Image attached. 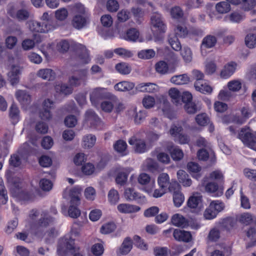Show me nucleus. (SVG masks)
Returning <instances> with one entry per match:
<instances>
[{
    "label": "nucleus",
    "mask_w": 256,
    "mask_h": 256,
    "mask_svg": "<svg viewBox=\"0 0 256 256\" xmlns=\"http://www.w3.org/2000/svg\"><path fill=\"white\" fill-rule=\"evenodd\" d=\"M55 108L54 102L50 98L45 99L42 102V108L39 111V116L42 120H50L52 118L51 110Z\"/></svg>",
    "instance_id": "nucleus-3"
},
{
    "label": "nucleus",
    "mask_w": 256,
    "mask_h": 256,
    "mask_svg": "<svg viewBox=\"0 0 256 256\" xmlns=\"http://www.w3.org/2000/svg\"><path fill=\"white\" fill-rule=\"evenodd\" d=\"M82 191V188L78 186H75L70 190V196L71 198L70 202L72 204H76V205H78L80 202V196Z\"/></svg>",
    "instance_id": "nucleus-25"
},
{
    "label": "nucleus",
    "mask_w": 256,
    "mask_h": 256,
    "mask_svg": "<svg viewBox=\"0 0 256 256\" xmlns=\"http://www.w3.org/2000/svg\"><path fill=\"white\" fill-rule=\"evenodd\" d=\"M227 86L230 91L238 92L242 88V82L240 80H232L228 83Z\"/></svg>",
    "instance_id": "nucleus-53"
},
{
    "label": "nucleus",
    "mask_w": 256,
    "mask_h": 256,
    "mask_svg": "<svg viewBox=\"0 0 256 256\" xmlns=\"http://www.w3.org/2000/svg\"><path fill=\"white\" fill-rule=\"evenodd\" d=\"M156 71L162 74H166L168 70V66L166 62L164 61H160L155 65Z\"/></svg>",
    "instance_id": "nucleus-48"
},
{
    "label": "nucleus",
    "mask_w": 256,
    "mask_h": 256,
    "mask_svg": "<svg viewBox=\"0 0 256 256\" xmlns=\"http://www.w3.org/2000/svg\"><path fill=\"white\" fill-rule=\"evenodd\" d=\"M151 187L145 188L144 190L150 194L155 198H158L162 196L166 192V190L164 188H160L159 189L154 190V192H152V188L154 186V181L153 180L152 181L150 184Z\"/></svg>",
    "instance_id": "nucleus-26"
},
{
    "label": "nucleus",
    "mask_w": 256,
    "mask_h": 256,
    "mask_svg": "<svg viewBox=\"0 0 256 256\" xmlns=\"http://www.w3.org/2000/svg\"><path fill=\"white\" fill-rule=\"evenodd\" d=\"M142 104L144 108H150L153 107L155 104V100L154 97L148 96L144 98Z\"/></svg>",
    "instance_id": "nucleus-63"
},
{
    "label": "nucleus",
    "mask_w": 256,
    "mask_h": 256,
    "mask_svg": "<svg viewBox=\"0 0 256 256\" xmlns=\"http://www.w3.org/2000/svg\"><path fill=\"white\" fill-rule=\"evenodd\" d=\"M216 11L220 14H225L230 12V4L226 0L222 1L217 3L215 6Z\"/></svg>",
    "instance_id": "nucleus-28"
},
{
    "label": "nucleus",
    "mask_w": 256,
    "mask_h": 256,
    "mask_svg": "<svg viewBox=\"0 0 256 256\" xmlns=\"http://www.w3.org/2000/svg\"><path fill=\"white\" fill-rule=\"evenodd\" d=\"M58 234V232L54 228H50L44 234L46 242V243L51 242L57 236Z\"/></svg>",
    "instance_id": "nucleus-40"
},
{
    "label": "nucleus",
    "mask_w": 256,
    "mask_h": 256,
    "mask_svg": "<svg viewBox=\"0 0 256 256\" xmlns=\"http://www.w3.org/2000/svg\"><path fill=\"white\" fill-rule=\"evenodd\" d=\"M118 210L124 214L132 213L140 210V208L138 206L130 204H121L118 206Z\"/></svg>",
    "instance_id": "nucleus-19"
},
{
    "label": "nucleus",
    "mask_w": 256,
    "mask_h": 256,
    "mask_svg": "<svg viewBox=\"0 0 256 256\" xmlns=\"http://www.w3.org/2000/svg\"><path fill=\"white\" fill-rule=\"evenodd\" d=\"M241 113L244 118H238V120H236V118L234 119V121L240 124H243L246 119L249 118L252 116L251 110L246 107H244L242 108Z\"/></svg>",
    "instance_id": "nucleus-44"
},
{
    "label": "nucleus",
    "mask_w": 256,
    "mask_h": 256,
    "mask_svg": "<svg viewBox=\"0 0 256 256\" xmlns=\"http://www.w3.org/2000/svg\"><path fill=\"white\" fill-rule=\"evenodd\" d=\"M8 201L7 190L4 185V182L2 178H0V202L4 204Z\"/></svg>",
    "instance_id": "nucleus-38"
},
{
    "label": "nucleus",
    "mask_w": 256,
    "mask_h": 256,
    "mask_svg": "<svg viewBox=\"0 0 256 256\" xmlns=\"http://www.w3.org/2000/svg\"><path fill=\"white\" fill-rule=\"evenodd\" d=\"M114 52L124 58H131L133 56V54L132 52L123 48H116L114 50Z\"/></svg>",
    "instance_id": "nucleus-61"
},
{
    "label": "nucleus",
    "mask_w": 256,
    "mask_h": 256,
    "mask_svg": "<svg viewBox=\"0 0 256 256\" xmlns=\"http://www.w3.org/2000/svg\"><path fill=\"white\" fill-rule=\"evenodd\" d=\"M177 176L179 182L184 186H190L192 184V180L185 171L179 170L177 172Z\"/></svg>",
    "instance_id": "nucleus-23"
},
{
    "label": "nucleus",
    "mask_w": 256,
    "mask_h": 256,
    "mask_svg": "<svg viewBox=\"0 0 256 256\" xmlns=\"http://www.w3.org/2000/svg\"><path fill=\"white\" fill-rule=\"evenodd\" d=\"M19 110L14 104H12L10 108L9 115L10 118L14 122H17L19 118Z\"/></svg>",
    "instance_id": "nucleus-52"
},
{
    "label": "nucleus",
    "mask_w": 256,
    "mask_h": 256,
    "mask_svg": "<svg viewBox=\"0 0 256 256\" xmlns=\"http://www.w3.org/2000/svg\"><path fill=\"white\" fill-rule=\"evenodd\" d=\"M238 138L244 145L256 151V132L252 133L249 128H242L238 134Z\"/></svg>",
    "instance_id": "nucleus-2"
},
{
    "label": "nucleus",
    "mask_w": 256,
    "mask_h": 256,
    "mask_svg": "<svg viewBox=\"0 0 256 256\" xmlns=\"http://www.w3.org/2000/svg\"><path fill=\"white\" fill-rule=\"evenodd\" d=\"M230 20L232 22L240 23L244 18V16L238 12H234L228 16Z\"/></svg>",
    "instance_id": "nucleus-49"
},
{
    "label": "nucleus",
    "mask_w": 256,
    "mask_h": 256,
    "mask_svg": "<svg viewBox=\"0 0 256 256\" xmlns=\"http://www.w3.org/2000/svg\"><path fill=\"white\" fill-rule=\"evenodd\" d=\"M77 206L76 204H72L70 202V205L68 210V215L69 216L74 218H76L80 216V211L77 208Z\"/></svg>",
    "instance_id": "nucleus-45"
},
{
    "label": "nucleus",
    "mask_w": 256,
    "mask_h": 256,
    "mask_svg": "<svg viewBox=\"0 0 256 256\" xmlns=\"http://www.w3.org/2000/svg\"><path fill=\"white\" fill-rule=\"evenodd\" d=\"M116 69L122 74H129L131 72V68L129 65L125 62L118 64L116 66Z\"/></svg>",
    "instance_id": "nucleus-41"
},
{
    "label": "nucleus",
    "mask_w": 256,
    "mask_h": 256,
    "mask_svg": "<svg viewBox=\"0 0 256 256\" xmlns=\"http://www.w3.org/2000/svg\"><path fill=\"white\" fill-rule=\"evenodd\" d=\"M38 76L44 80H53L56 76L54 72L50 68L41 69L38 72Z\"/></svg>",
    "instance_id": "nucleus-27"
},
{
    "label": "nucleus",
    "mask_w": 256,
    "mask_h": 256,
    "mask_svg": "<svg viewBox=\"0 0 256 256\" xmlns=\"http://www.w3.org/2000/svg\"><path fill=\"white\" fill-rule=\"evenodd\" d=\"M134 86V84L132 82L122 81L115 84L114 88L119 92H127L133 89Z\"/></svg>",
    "instance_id": "nucleus-22"
},
{
    "label": "nucleus",
    "mask_w": 256,
    "mask_h": 256,
    "mask_svg": "<svg viewBox=\"0 0 256 256\" xmlns=\"http://www.w3.org/2000/svg\"><path fill=\"white\" fill-rule=\"evenodd\" d=\"M181 55L186 62H190L192 60V52L190 49L188 47H184L182 50Z\"/></svg>",
    "instance_id": "nucleus-60"
},
{
    "label": "nucleus",
    "mask_w": 256,
    "mask_h": 256,
    "mask_svg": "<svg viewBox=\"0 0 256 256\" xmlns=\"http://www.w3.org/2000/svg\"><path fill=\"white\" fill-rule=\"evenodd\" d=\"M76 59L80 64H87L90 62V58L88 50L85 46L81 44L76 45Z\"/></svg>",
    "instance_id": "nucleus-6"
},
{
    "label": "nucleus",
    "mask_w": 256,
    "mask_h": 256,
    "mask_svg": "<svg viewBox=\"0 0 256 256\" xmlns=\"http://www.w3.org/2000/svg\"><path fill=\"white\" fill-rule=\"evenodd\" d=\"M108 201L111 204H116L119 200L120 197L118 192L112 188L111 189L108 195Z\"/></svg>",
    "instance_id": "nucleus-39"
},
{
    "label": "nucleus",
    "mask_w": 256,
    "mask_h": 256,
    "mask_svg": "<svg viewBox=\"0 0 256 256\" xmlns=\"http://www.w3.org/2000/svg\"><path fill=\"white\" fill-rule=\"evenodd\" d=\"M54 222V219L51 216L44 214V216L42 217L38 220V225L40 227H46L48 225L52 224Z\"/></svg>",
    "instance_id": "nucleus-42"
},
{
    "label": "nucleus",
    "mask_w": 256,
    "mask_h": 256,
    "mask_svg": "<svg viewBox=\"0 0 256 256\" xmlns=\"http://www.w3.org/2000/svg\"><path fill=\"white\" fill-rule=\"evenodd\" d=\"M217 39L216 37L212 35H207L205 36L202 42L201 49L210 48H213L216 44Z\"/></svg>",
    "instance_id": "nucleus-21"
},
{
    "label": "nucleus",
    "mask_w": 256,
    "mask_h": 256,
    "mask_svg": "<svg viewBox=\"0 0 256 256\" xmlns=\"http://www.w3.org/2000/svg\"><path fill=\"white\" fill-rule=\"evenodd\" d=\"M184 194L180 191L176 193L173 194V201L174 206L176 207H180L184 202Z\"/></svg>",
    "instance_id": "nucleus-54"
},
{
    "label": "nucleus",
    "mask_w": 256,
    "mask_h": 256,
    "mask_svg": "<svg viewBox=\"0 0 256 256\" xmlns=\"http://www.w3.org/2000/svg\"><path fill=\"white\" fill-rule=\"evenodd\" d=\"M239 221L242 224L248 225L250 224L252 221V216L250 213L244 212L240 216Z\"/></svg>",
    "instance_id": "nucleus-59"
},
{
    "label": "nucleus",
    "mask_w": 256,
    "mask_h": 256,
    "mask_svg": "<svg viewBox=\"0 0 256 256\" xmlns=\"http://www.w3.org/2000/svg\"><path fill=\"white\" fill-rule=\"evenodd\" d=\"M155 52L152 49L142 50L138 53V57L142 59H150L155 56Z\"/></svg>",
    "instance_id": "nucleus-46"
},
{
    "label": "nucleus",
    "mask_w": 256,
    "mask_h": 256,
    "mask_svg": "<svg viewBox=\"0 0 256 256\" xmlns=\"http://www.w3.org/2000/svg\"><path fill=\"white\" fill-rule=\"evenodd\" d=\"M116 228V226L114 222H108L102 226L100 232L102 234H106L113 232Z\"/></svg>",
    "instance_id": "nucleus-51"
},
{
    "label": "nucleus",
    "mask_w": 256,
    "mask_h": 256,
    "mask_svg": "<svg viewBox=\"0 0 256 256\" xmlns=\"http://www.w3.org/2000/svg\"><path fill=\"white\" fill-rule=\"evenodd\" d=\"M130 145H135L134 150L136 152L143 153L146 150V142L144 140H138L135 136H132L128 140Z\"/></svg>",
    "instance_id": "nucleus-15"
},
{
    "label": "nucleus",
    "mask_w": 256,
    "mask_h": 256,
    "mask_svg": "<svg viewBox=\"0 0 256 256\" xmlns=\"http://www.w3.org/2000/svg\"><path fill=\"white\" fill-rule=\"evenodd\" d=\"M184 108L186 111L189 114H194L200 110V108L198 105L192 102L185 104Z\"/></svg>",
    "instance_id": "nucleus-50"
},
{
    "label": "nucleus",
    "mask_w": 256,
    "mask_h": 256,
    "mask_svg": "<svg viewBox=\"0 0 256 256\" xmlns=\"http://www.w3.org/2000/svg\"><path fill=\"white\" fill-rule=\"evenodd\" d=\"M124 197L128 200H135L138 204H144L146 202V198L136 192L133 188H128L124 191Z\"/></svg>",
    "instance_id": "nucleus-8"
},
{
    "label": "nucleus",
    "mask_w": 256,
    "mask_h": 256,
    "mask_svg": "<svg viewBox=\"0 0 256 256\" xmlns=\"http://www.w3.org/2000/svg\"><path fill=\"white\" fill-rule=\"evenodd\" d=\"M245 44L248 48H254L256 46V35L253 34H248L245 38Z\"/></svg>",
    "instance_id": "nucleus-47"
},
{
    "label": "nucleus",
    "mask_w": 256,
    "mask_h": 256,
    "mask_svg": "<svg viewBox=\"0 0 256 256\" xmlns=\"http://www.w3.org/2000/svg\"><path fill=\"white\" fill-rule=\"evenodd\" d=\"M119 4L116 0H108L106 3V8L110 12H116L119 8Z\"/></svg>",
    "instance_id": "nucleus-56"
},
{
    "label": "nucleus",
    "mask_w": 256,
    "mask_h": 256,
    "mask_svg": "<svg viewBox=\"0 0 256 256\" xmlns=\"http://www.w3.org/2000/svg\"><path fill=\"white\" fill-rule=\"evenodd\" d=\"M242 8L245 11L249 10L252 9L256 5L255 0H242Z\"/></svg>",
    "instance_id": "nucleus-57"
},
{
    "label": "nucleus",
    "mask_w": 256,
    "mask_h": 256,
    "mask_svg": "<svg viewBox=\"0 0 256 256\" xmlns=\"http://www.w3.org/2000/svg\"><path fill=\"white\" fill-rule=\"evenodd\" d=\"M132 248V242L130 238H126L120 248V252L122 254H126Z\"/></svg>",
    "instance_id": "nucleus-35"
},
{
    "label": "nucleus",
    "mask_w": 256,
    "mask_h": 256,
    "mask_svg": "<svg viewBox=\"0 0 256 256\" xmlns=\"http://www.w3.org/2000/svg\"><path fill=\"white\" fill-rule=\"evenodd\" d=\"M236 66V64L233 62L226 64L220 72V77L222 78H228L230 77L234 72Z\"/></svg>",
    "instance_id": "nucleus-13"
},
{
    "label": "nucleus",
    "mask_w": 256,
    "mask_h": 256,
    "mask_svg": "<svg viewBox=\"0 0 256 256\" xmlns=\"http://www.w3.org/2000/svg\"><path fill=\"white\" fill-rule=\"evenodd\" d=\"M96 142V137L92 134H87L82 138L83 146L84 148H92Z\"/></svg>",
    "instance_id": "nucleus-34"
},
{
    "label": "nucleus",
    "mask_w": 256,
    "mask_h": 256,
    "mask_svg": "<svg viewBox=\"0 0 256 256\" xmlns=\"http://www.w3.org/2000/svg\"><path fill=\"white\" fill-rule=\"evenodd\" d=\"M10 191L12 196L20 200H28L30 198V194L22 188V184L16 180L12 182Z\"/></svg>",
    "instance_id": "nucleus-4"
},
{
    "label": "nucleus",
    "mask_w": 256,
    "mask_h": 256,
    "mask_svg": "<svg viewBox=\"0 0 256 256\" xmlns=\"http://www.w3.org/2000/svg\"><path fill=\"white\" fill-rule=\"evenodd\" d=\"M197 124L202 126H204L209 122V118L206 114H199L196 117Z\"/></svg>",
    "instance_id": "nucleus-58"
},
{
    "label": "nucleus",
    "mask_w": 256,
    "mask_h": 256,
    "mask_svg": "<svg viewBox=\"0 0 256 256\" xmlns=\"http://www.w3.org/2000/svg\"><path fill=\"white\" fill-rule=\"evenodd\" d=\"M127 144L126 142L122 140H118L114 145V149L118 152L122 154V156L126 154V150Z\"/></svg>",
    "instance_id": "nucleus-36"
},
{
    "label": "nucleus",
    "mask_w": 256,
    "mask_h": 256,
    "mask_svg": "<svg viewBox=\"0 0 256 256\" xmlns=\"http://www.w3.org/2000/svg\"><path fill=\"white\" fill-rule=\"evenodd\" d=\"M172 224L178 227L186 228L188 226V222L182 215L176 214L172 216L171 218Z\"/></svg>",
    "instance_id": "nucleus-17"
},
{
    "label": "nucleus",
    "mask_w": 256,
    "mask_h": 256,
    "mask_svg": "<svg viewBox=\"0 0 256 256\" xmlns=\"http://www.w3.org/2000/svg\"><path fill=\"white\" fill-rule=\"evenodd\" d=\"M170 82L177 85L184 84L190 82V78L186 74L177 75L172 76Z\"/></svg>",
    "instance_id": "nucleus-30"
},
{
    "label": "nucleus",
    "mask_w": 256,
    "mask_h": 256,
    "mask_svg": "<svg viewBox=\"0 0 256 256\" xmlns=\"http://www.w3.org/2000/svg\"><path fill=\"white\" fill-rule=\"evenodd\" d=\"M110 94L107 92L106 89L102 88H95L90 95V100L93 105L96 106L98 100L100 99L108 98Z\"/></svg>",
    "instance_id": "nucleus-9"
},
{
    "label": "nucleus",
    "mask_w": 256,
    "mask_h": 256,
    "mask_svg": "<svg viewBox=\"0 0 256 256\" xmlns=\"http://www.w3.org/2000/svg\"><path fill=\"white\" fill-rule=\"evenodd\" d=\"M128 112L130 114L132 115L134 122L136 124L142 123L147 116V113L145 110H140L137 112L136 109L134 108L130 110Z\"/></svg>",
    "instance_id": "nucleus-18"
},
{
    "label": "nucleus",
    "mask_w": 256,
    "mask_h": 256,
    "mask_svg": "<svg viewBox=\"0 0 256 256\" xmlns=\"http://www.w3.org/2000/svg\"><path fill=\"white\" fill-rule=\"evenodd\" d=\"M41 21L46 24V25H50V28L51 30H54L56 28L57 26L56 22L52 19L47 12H45L43 14L42 16L40 18Z\"/></svg>",
    "instance_id": "nucleus-32"
},
{
    "label": "nucleus",
    "mask_w": 256,
    "mask_h": 256,
    "mask_svg": "<svg viewBox=\"0 0 256 256\" xmlns=\"http://www.w3.org/2000/svg\"><path fill=\"white\" fill-rule=\"evenodd\" d=\"M168 41L172 48L175 50L178 51L182 49V46L178 39V38L172 36H170Z\"/></svg>",
    "instance_id": "nucleus-55"
},
{
    "label": "nucleus",
    "mask_w": 256,
    "mask_h": 256,
    "mask_svg": "<svg viewBox=\"0 0 256 256\" xmlns=\"http://www.w3.org/2000/svg\"><path fill=\"white\" fill-rule=\"evenodd\" d=\"M22 68L18 65H12L8 73V80L10 84L14 86L18 83L20 75L21 74Z\"/></svg>",
    "instance_id": "nucleus-11"
},
{
    "label": "nucleus",
    "mask_w": 256,
    "mask_h": 256,
    "mask_svg": "<svg viewBox=\"0 0 256 256\" xmlns=\"http://www.w3.org/2000/svg\"><path fill=\"white\" fill-rule=\"evenodd\" d=\"M150 23L152 28H155L156 30L159 32H166V26L160 14L158 12L153 14L151 16Z\"/></svg>",
    "instance_id": "nucleus-7"
},
{
    "label": "nucleus",
    "mask_w": 256,
    "mask_h": 256,
    "mask_svg": "<svg viewBox=\"0 0 256 256\" xmlns=\"http://www.w3.org/2000/svg\"><path fill=\"white\" fill-rule=\"evenodd\" d=\"M88 21V18L85 14H76L72 21V26L78 30L84 27Z\"/></svg>",
    "instance_id": "nucleus-14"
},
{
    "label": "nucleus",
    "mask_w": 256,
    "mask_h": 256,
    "mask_svg": "<svg viewBox=\"0 0 256 256\" xmlns=\"http://www.w3.org/2000/svg\"><path fill=\"white\" fill-rule=\"evenodd\" d=\"M139 32L134 28L129 29L124 37L125 39L132 42H136L139 36Z\"/></svg>",
    "instance_id": "nucleus-37"
},
{
    "label": "nucleus",
    "mask_w": 256,
    "mask_h": 256,
    "mask_svg": "<svg viewBox=\"0 0 256 256\" xmlns=\"http://www.w3.org/2000/svg\"><path fill=\"white\" fill-rule=\"evenodd\" d=\"M85 122L90 127L100 129L102 123L94 111L89 110L85 114Z\"/></svg>",
    "instance_id": "nucleus-5"
},
{
    "label": "nucleus",
    "mask_w": 256,
    "mask_h": 256,
    "mask_svg": "<svg viewBox=\"0 0 256 256\" xmlns=\"http://www.w3.org/2000/svg\"><path fill=\"white\" fill-rule=\"evenodd\" d=\"M16 96L18 101L23 106H26L31 102V96L26 90H18L16 92Z\"/></svg>",
    "instance_id": "nucleus-16"
},
{
    "label": "nucleus",
    "mask_w": 256,
    "mask_h": 256,
    "mask_svg": "<svg viewBox=\"0 0 256 256\" xmlns=\"http://www.w3.org/2000/svg\"><path fill=\"white\" fill-rule=\"evenodd\" d=\"M57 252L59 256H66L69 254H73V256H83L80 252V248L75 244L74 240L70 238H65L60 241Z\"/></svg>",
    "instance_id": "nucleus-1"
},
{
    "label": "nucleus",
    "mask_w": 256,
    "mask_h": 256,
    "mask_svg": "<svg viewBox=\"0 0 256 256\" xmlns=\"http://www.w3.org/2000/svg\"><path fill=\"white\" fill-rule=\"evenodd\" d=\"M174 36L184 38L188 35V31L184 24H179L174 29Z\"/></svg>",
    "instance_id": "nucleus-29"
},
{
    "label": "nucleus",
    "mask_w": 256,
    "mask_h": 256,
    "mask_svg": "<svg viewBox=\"0 0 256 256\" xmlns=\"http://www.w3.org/2000/svg\"><path fill=\"white\" fill-rule=\"evenodd\" d=\"M56 90L57 92L64 95L70 94L72 92V86H68L66 84H60L56 85Z\"/></svg>",
    "instance_id": "nucleus-43"
},
{
    "label": "nucleus",
    "mask_w": 256,
    "mask_h": 256,
    "mask_svg": "<svg viewBox=\"0 0 256 256\" xmlns=\"http://www.w3.org/2000/svg\"><path fill=\"white\" fill-rule=\"evenodd\" d=\"M168 150L171 154L172 158L174 160H179L184 156L182 151L177 146H174L172 144L168 146Z\"/></svg>",
    "instance_id": "nucleus-24"
},
{
    "label": "nucleus",
    "mask_w": 256,
    "mask_h": 256,
    "mask_svg": "<svg viewBox=\"0 0 256 256\" xmlns=\"http://www.w3.org/2000/svg\"><path fill=\"white\" fill-rule=\"evenodd\" d=\"M40 188L44 191H50L52 187V182L48 179L42 178L40 182Z\"/></svg>",
    "instance_id": "nucleus-64"
},
{
    "label": "nucleus",
    "mask_w": 256,
    "mask_h": 256,
    "mask_svg": "<svg viewBox=\"0 0 256 256\" xmlns=\"http://www.w3.org/2000/svg\"><path fill=\"white\" fill-rule=\"evenodd\" d=\"M88 74V69L81 70L78 72V76L70 77L68 82L71 86H78L85 82Z\"/></svg>",
    "instance_id": "nucleus-10"
},
{
    "label": "nucleus",
    "mask_w": 256,
    "mask_h": 256,
    "mask_svg": "<svg viewBox=\"0 0 256 256\" xmlns=\"http://www.w3.org/2000/svg\"><path fill=\"white\" fill-rule=\"evenodd\" d=\"M173 236L176 240L185 242H190L192 238V234L189 232L180 229L174 230Z\"/></svg>",
    "instance_id": "nucleus-12"
},
{
    "label": "nucleus",
    "mask_w": 256,
    "mask_h": 256,
    "mask_svg": "<svg viewBox=\"0 0 256 256\" xmlns=\"http://www.w3.org/2000/svg\"><path fill=\"white\" fill-rule=\"evenodd\" d=\"M194 86L196 90L204 94H210L212 90V88L207 84L205 80L195 82Z\"/></svg>",
    "instance_id": "nucleus-20"
},
{
    "label": "nucleus",
    "mask_w": 256,
    "mask_h": 256,
    "mask_svg": "<svg viewBox=\"0 0 256 256\" xmlns=\"http://www.w3.org/2000/svg\"><path fill=\"white\" fill-rule=\"evenodd\" d=\"M170 182L169 176L166 173L160 174L158 176V183L160 188L167 190Z\"/></svg>",
    "instance_id": "nucleus-31"
},
{
    "label": "nucleus",
    "mask_w": 256,
    "mask_h": 256,
    "mask_svg": "<svg viewBox=\"0 0 256 256\" xmlns=\"http://www.w3.org/2000/svg\"><path fill=\"white\" fill-rule=\"evenodd\" d=\"M55 16L57 20L61 21L64 20L68 16V10L65 8H60L56 11Z\"/></svg>",
    "instance_id": "nucleus-62"
},
{
    "label": "nucleus",
    "mask_w": 256,
    "mask_h": 256,
    "mask_svg": "<svg viewBox=\"0 0 256 256\" xmlns=\"http://www.w3.org/2000/svg\"><path fill=\"white\" fill-rule=\"evenodd\" d=\"M202 202V197L200 196H192L187 202L188 207L192 209H196L200 207Z\"/></svg>",
    "instance_id": "nucleus-33"
}]
</instances>
